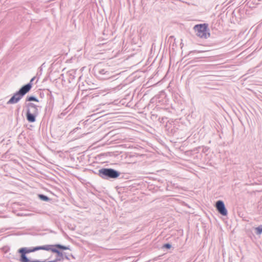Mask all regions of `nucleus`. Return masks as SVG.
Masks as SVG:
<instances>
[{"mask_svg": "<svg viewBox=\"0 0 262 262\" xmlns=\"http://www.w3.org/2000/svg\"><path fill=\"white\" fill-rule=\"evenodd\" d=\"M93 70L95 76L100 80L113 79L116 76L114 74V72L111 70V68L107 66L98 64L94 67Z\"/></svg>", "mask_w": 262, "mask_h": 262, "instance_id": "1", "label": "nucleus"}, {"mask_svg": "<svg viewBox=\"0 0 262 262\" xmlns=\"http://www.w3.org/2000/svg\"><path fill=\"white\" fill-rule=\"evenodd\" d=\"M47 245L31 247H23L18 249L17 252L19 253V260L20 262H32L34 259L29 258L27 254L31 252H34L38 250L47 251Z\"/></svg>", "mask_w": 262, "mask_h": 262, "instance_id": "2", "label": "nucleus"}, {"mask_svg": "<svg viewBox=\"0 0 262 262\" xmlns=\"http://www.w3.org/2000/svg\"><path fill=\"white\" fill-rule=\"evenodd\" d=\"M94 173L105 180L116 179L121 174L119 171L112 168H102L99 169L97 172L94 171Z\"/></svg>", "mask_w": 262, "mask_h": 262, "instance_id": "3", "label": "nucleus"}, {"mask_svg": "<svg viewBox=\"0 0 262 262\" xmlns=\"http://www.w3.org/2000/svg\"><path fill=\"white\" fill-rule=\"evenodd\" d=\"M26 107V119L30 123L35 122L36 117L39 115V106L32 102L25 103Z\"/></svg>", "mask_w": 262, "mask_h": 262, "instance_id": "4", "label": "nucleus"}, {"mask_svg": "<svg viewBox=\"0 0 262 262\" xmlns=\"http://www.w3.org/2000/svg\"><path fill=\"white\" fill-rule=\"evenodd\" d=\"M193 30L195 34L202 38H207L210 36V33L208 32V24H202L196 25L193 27Z\"/></svg>", "mask_w": 262, "mask_h": 262, "instance_id": "5", "label": "nucleus"}, {"mask_svg": "<svg viewBox=\"0 0 262 262\" xmlns=\"http://www.w3.org/2000/svg\"><path fill=\"white\" fill-rule=\"evenodd\" d=\"M168 99L167 98L165 92L163 91H161L158 95L150 99V103H158L159 105H164L167 103Z\"/></svg>", "mask_w": 262, "mask_h": 262, "instance_id": "6", "label": "nucleus"}, {"mask_svg": "<svg viewBox=\"0 0 262 262\" xmlns=\"http://www.w3.org/2000/svg\"><path fill=\"white\" fill-rule=\"evenodd\" d=\"M32 89L31 83H27L21 86L17 91V102Z\"/></svg>", "mask_w": 262, "mask_h": 262, "instance_id": "7", "label": "nucleus"}, {"mask_svg": "<svg viewBox=\"0 0 262 262\" xmlns=\"http://www.w3.org/2000/svg\"><path fill=\"white\" fill-rule=\"evenodd\" d=\"M215 207L218 212L223 216H226L227 215L228 211L223 201H217L215 203Z\"/></svg>", "mask_w": 262, "mask_h": 262, "instance_id": "8", "label": "nucleus"}, {"mask_svg": "<svg viewBox=\"0 0 262 262\" xmlns=\"http://www.w3.org/2000/svg\"><path fill=\"white\" fill-rule=\"evenodd\" d=\"M47 251H51L53 253L56 254V258L53 260L54 262H58L63 261L64 260V253L62 251L58 250L54 248H51L49 247H47Z\"/></svg>", "mask_w": 262, "mask_h": 262, "instance_id": "9", "label": "nucleus"}, {"mask_svg": "<svg viewBox=\"0 0 262 262\" xmlns=\"http://www.w3.org/2000/svg\"><path fill=\"white\" fill-rule=\"evenodd\" d=\"M47 93V104L49 108L50 109H52L54 107V97L53 96L51 92L48 90Z\"/></svg>", "mask_w": 262, "mask_h": 262, "instance_id": "10", "label": "nucleus"}, {"mask_svg": "<svg viewBox=\"0 0 262 262\" xmlns=\"http://www.w3.org/2000/svg\"><path fill=\"white\" fill-rule=\"evenodd\" d=\"M17 139L18 144H19L22 147L26 145L27 142V139L26 137V134L24 132H21V133L18 135Z\"/></svg>", "mask_w": 262, "mask_h": 262, "instance_id": "11", "label": "nucleus"}, {"mask_svg": "<svg viewBox=\"0 0 262 262\" xmlns=\"http://www.w3.org/2000/svg\"><path fill=\"white\" fill-rule=\"evenodd\" d=\"M47 247H49L51 248H54L58 250L62 251L63 250H70V246H66L61 244H55V245H47Z\"/></svg>", "mask_w": 262, "mask_h": 262, "instance_id": "12", "label": "nucleus"}, {"mask_svg": "<svg viewBox=\"0 0 262 262\" xmlns=\"http://www.w3.org/2000/svg\"><path fill=\"white\" fill-rule=\"evenodd\" d=\"M31 101H35V102H39V100L36 97H35L34 96H32V95L27 96L26 98L25 102L28 103V102H31Z\"/></svg>", "mask_w": 262, "mask_h": 262, "instance_id": "13", "label": "nucleus"}, {"mask_svg": "<svg viewBox=\"0 0 262 262\" xmlns=\"http://www.w3.org/2000/svg\"><path fill=\"white\" fill-rule=\"evenodd\" d=\"M38 198L40 200L45 202H50L52 200V199L49 198L48 196L43 194H38Z\"/></svg>", "mask_w": 262, "mask_h": 262, "instance_id": "14", "label": "nucleus"}, {"mask_svg": "<svg viewBox=\"0 0 262 262\" xmlns=\"http://www.w3.org/2000/svg\"><path fill=\"white\" fill-rule=\"evenodd\" d=\"M69 82L70 83L72 82L75 78V71H71L69 72Z\"/></svg>", "mask_w": 262, "mask_h": 262, "instance_id": "15", "label": "nucleus"}, {"mask_svg": "<svg viewBox=\"0 0 262 262\" xmlns=\"http://www.w3.org/2000/svg\"><path fill=\"white\" fill-rule=\"evenodd\" d=\"M16 103V92L14 93L12 97L7 102V104H14Z\"/></svg>", "mask_w": 262, "mask_h": 262, "instance_id": "16", "label": "nucleus"}, {"mask_svg": "<svg viewBox=\"0 0 262 262\" xmlns=\"http://www.w3.org/2000/svg\"><path fill=\"white\" fill-rule=\"evenodd\" d=\"M255 233L257 235H260L262 233V225H259L255 228Z\"/></svg>", "mask_w": 262, "mask_h": 262, "instance_id": "17", "label": "nucleus"}, {"mask_svg": "<svg viewBox=\"0 0 262 262\" xmlns=\"http://www.w3.org/2000/svg\"><path fill=\"white\" fill-rule=\"evenodd\" d=\"M177 130L178 128L175 127L174 126H173L172 128L170 129L169 128L168 129L169 133L172 135H174L177 132Z\"/></svg>", "mask_w": 262, "mask_h": 262, "instance_id": "18", "label": "nucleus"}, {"mask_svg": "<svg viewBox=\"0 0 262 262\" xmlns=\"http://www.w3.org/2000/svg\"><path fill=\"white\" fill-rule=\"evenodd\" d=\"M171 248H172L171 244L170 243H168L163 244V246H162V249H165L168 250V249H170Z\"/></svg>", "mask_w": 262, "mask_h": 262, "instance_id": "19", "label": "nucleus"}, {"mask_svg": "<svg viewBox=\"0 0 262 262\" xmlns=\"http://www.w3.org/2000/svg\"><path fill=\"white\" fill-rule=\"evenodd\" d=\"M167 119V118L166 117H160L159 116V117L158 118V121L160 122V123L163 124L165 122V120H166Z\"/></svg>", "mask_w": 262, "mask_h": 262, "instance_id": "20", "label": "nucleus"}, {"mask_svg": "<svg viewBox=\"0 0 262 262\" xmlns=\"http://www.w3.org/2000/svg\"><path fill=\"white\" fill-rule=\"evenodd\" d=\"M159 117V116L157 114H152L151 115V119L153 120H158Z\"/></svg>", "mask_w": 262, "mask_h": 262, "instance_id": "21", "label": "nucleus"}, {"mask_svg": "<svg viewBox=\"0 0 262 262\" xmlns=\"http://www.w3.org/2000/svg\"><path fill=\"white\" fill-rule=\"evenodd\" d=\"M205 52V51H203L193 50V51H190L188 55H190L191 54L194 53H203Z\"/></svg>", "mask_w": 262, "mask_h": 262, "instance_id": "22", "label": "nucleus"}, {"mask_svg": "<svg viewBox=\"0 0 262 262\" xmlns=\"http://www.w3.org/2000/svg\"><path fill=\"white\" fill-rule=\"evenodd\" d=\"M32 262H54V261H53V260L48 261L47 259H46L45 260H40L39 259H34Z\"/></svg>", "mask_w": 262, "mask_h": 262, "instance_id": "23", "label": "nucleus"}, {"mask_svg": "<svg viewBox=\"0 0 262 262\" xmlns=\"http://www.w3.org/2000/svg\"><path fill=\"white\" fill-rule=\"evenodd\" d=\"M208 149H209V147L203 146L202 152L204 153H205L206 152H207L208 150Z\"/></svg>", "mask_w": 262, "mask_h": 262, "instance_id": "24", "label": "nucleus"}, {"mask_svg": "<svg viewBox=\"0 0 262 262\" xmlns=\"http://www.w3.org/2000/svg\"><path fill=\"white\" fill-rule=\"evenodd\" d=\"M35 77H33V78H31V79L30 80V82L28 83H31V88H32L33 81L35 80Z\"/></svg>", "mask_w": 262, "mask_h": 262, "instance_id": "25", "label": "nucleus"}, {"mask_svg": "<svg viewBox=\"0 0 262 262\" xmlns=\"http://www.w3.org/2000/svg\"><path fill=\"white\" fill-rule=\"evenodd\" d=\"M200 148H201V147H200V146H199V147H195V148H194L192 150V151H194V152L195 151L196 152H198V151H199V149Z\"/></svg>", "mask_w": 262, "mask_h": 262, "instance_id": "26", "label": "nucleus"}, {"mask_svg": "<svg viewBox=\"0 0 262 262\" xmlns=\"http://www.w3.org/2000/svg\"><path fill=\"white\" fill-rule=\"evenodd\" d=\"M30 215L29 214H23V213H19V212H17V216H26V215Z\"/></svg>", "mask_w": 262, "mask_h": 262, "instance_id": "27", "label": "nucleus"}, {"mask_svg": "<svg viewBox=\"0 0 262 262\" xmlns=\"http://www.w3.org/2000/svg\"><path fill=\"white\" fill-rule=\"evenodd\" d=\"M64 259H66L67 260H70L69 257H68V255H66V254L65 253H64Z\"/></svg>", "mask_w": 262, "mask_h": 262, "instance_id": "28", "label": "nucleus"}, {"mask_svg": "<svg viewBox=\"0 0 262 262\" xmlns=\"http://www.w3.org/2000/svg\"><path fill=\"white\" fill-rule=\"evenodd\" d=\"M9 3H12V4H14L15 3L13 1H15V0H7Z\"/></svg>", "mask_w": 262, "mask_h": 262, "instance_id": "29", "label": "nucleus"}, {"mask_svg": "<svg viewBox=\"0 0 262 262\" xmlns=\"http://www.w3.org/2000/svg\"><path fill=\"white\" fill-rule=\"evenodd\" d=\"M85 97H91V98H93L94 96L93 95H87L85 96Z\"/></svg>", "mask_w": 262, "mask_h": 262, "instance_id": "30", "label": "nucleus"}, {"mask_svg": "<svg viewBox=\"0 0 262 262\" xmlns=\"http://www.w3.org/2000/svg\"><path fill=\"white\" fill-rule=\"evenodd\" d=\"M206 56H200V57H196L197 58H205Z\"/></svg>", "mask_w": 262, "mask_h": 262, "instance_id": "31", "label": "nucleus"}, {"mask_svg": "<svg viewBox=\"0 0 262 262\" xmlns=\"http://www.w3.org/2000/svg\"><path fill=\"white\" fill-rule=\"evenodd\" d=\"M71 257L72 258L75 259V257L72 254L71 255Z\"/></svg>", "mask_w": 262, "mask_h": 262, "instance_id": "32", "label": "nucleus"}, {"mask_svg": "<svg viewBox=\"0 0 262 262\" xmlns=\"http://www.w3.org/2000/svg\"><path fill=\"white\" fill-rule=\"evenodd\" d=\"M78 127H76V128H75L73 130L74 131L75 129H78Z\"/></svg>", "mask_w": 262, "mask_h": 262, "instance_id": "33", "label": "nucleus"}, {"mask_svg": "<svg viewBox=\"0 0 262 262\" xmlns=\"http://www.w3.org/2000/svg\"><path fill=\"white\" fill-rule=\"evenodd\" d=\"M173 36H171L170 37V38H173Z\"/></svg>", "mask_w": 262, "mask_h": 262, "instance_id": "34", "label": "nucleus"}, {"mask_svg": "<svg viewBox=\"0 0 262 262\" xmlns=\"http://www.w3.org/2000/svg\"><path fill=\"white\" fill-rule=\"evenodd\" d=\"M11 262H14V261H11Z\"/></svg>", "mask_w": 262, "mask_h": 262, "instance_id": "35", "label": "nucleus"}]
</instances>
